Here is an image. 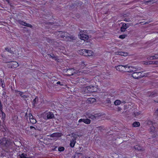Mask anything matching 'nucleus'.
Listing matches in <instances>:
<instances>
[{
	"instance_id": "nucleus-1",
	"label": "nucleus",
	"mask_w": 158,
	"mask_h": 158,
	"mask_svg": "<svg viewBox=\"0 0 158 158\" xmlns=\"http://www.w3.org/2000/svg\"><path fill=\"white\" fill-rule=\"evenodd\" d=\"M14 143L11 142L10 139L4 138L0 140V145L1 146L8 148L10 146H13Z\"/></svg>"
},
{
	"instance_id": "nucleus-2",
	"label": "nucleus",
	"mask_w": 158,
	"mask_h": 158,
	"mask_svg": "<svg viewBox=\"0 0 158 158\" xmlns=\"http://www.w3.org/2000/svg\"><path fill=\"white\" fill-rule=\"evenodd\" d=\"M143 71L135 72H133V73L131 74V76L135 79L141 78L144 76H147L146 73L143 74Z\"/></svg>"
},
{
	"instance_id": "nucleus-3",
	"label": "nucleus",
	"mask_w": 158,
	"mask_h": 158,
	"mask_svg": "<svg viewBox=\"0 0 158 158\" xmlns=\"http://www.w3.org/2000/svg\"><path fill=\"white\" fill-rule=\"evenodd\" d=\"M44 118L45 119H49L55 118L53 113L51 112H45L44 114Z\"/></svg>"
},
{
	"instance_id": "nucleus-4",
	"label": "nucleus",
	"mask_w": 158,
	"mask_h": 158,
	"mask_svg": "<svg viewBox=\"0 0 158 158\" xmlns=\"http://www.w3.org/2000/svg\"><path fill=\"white\" fill-rule=\"evenodd\" d=\"M123 66L125 71H127L128 72H133L136 71V70H135V68L132 66H129L127 64Z\"/></svg>"
},
{
	"instance_id": "nucleus-5",
	"label": "nucleus",
	"mask_w": 158,
	"mask_h": 158,
	"mask_svg": "<svg viewBox=\"0 0 158 158\" xmlns=\"http://www.w3.org/2000/svg\"><path fill=\"white\" fill-rule=\"evenodd\" d=\"M16 22L19 23L21 25L25 26L27 27H29L32 28L33 27L29 23H27L21 20H16Z\"/></svg>"
},
{
	"instance_id": "nucleus-6",
	"label": "nucleus",
	"mask_w": 158,
	"mask_h": 158,
	"mask_svg": "<svg viewBox=\"0 0 158 158\" xmlns=\"http://www.w3.org/2000/svg\"><path fill=\"white\" fill-rule=\"evenodd\" d=\"M62 135V133L60 132H55L54 133L49 135H48V136H50L52 138L60 137Z\"/></svg>"
},
{
	"instance_id": "nucleus-7",
	"label": "nucleus",
	"mask_w": 158,
	"mask_h": 158,
	"mask_svg": "<svg viewBox=\"0 0 158 158\" xmlns=\"http://www.w3.org/2000/svg\"><path fill=\"white\" fill-rule=\"evenodd\" d=\"M29 119L30 122L32 124H35L37 122V121L35 118H34L32 114L30 113L29 114Z\"/></svg>"
},
{
	"instance_id": "nucleus-8",
	"label": "nucleus",
	"mask_w": 158,
	"mask_h": 158,
	"mask_svg": "<svg viewBox=\"0 0 158 158\" xmlns=\"http://www.w3.org/2000/svg\"><path fill=\"white\" fill-rule=\"evenodd\" d=\"M10 64V66L12 68H15L18 66L19 65L18 63L16 61H13ZM10 61L7 62V63H10Z\"/></svg>"
},
{
	"instance_id": "nucleus-9",
	"label": "nucleus",
	"mask_w": 158,
	"mask_h": 158,
	"mask_svg": "<svg viewBox=\"0 0 158 158\" xmlns=\"http://www.w3.org/2000/svg\"><path fill=\"white\" fill-rule=\"evenodd\" d=\"M81 122H83L85 123L88 124L90 123L91 120L88 118H81L79 120L78 122L81 123Z\"/></svg>"
},
{
	"instance_id": "nucleus-10",
	"label": "nucleus",
	"mask_w": 158,
	"mask_h": 158,
	"mask_svg": "<svg viewBox=\"0 0 158 158\" xmlns=\"http://www.w3.org/2000/svg\"><path fill=\"white\" fill-rule=\"evenodd\" d=\"M12 90L13 91V93H15L16 94V95H19L21 97H22L23 95H24V92L18 91L17 90H14L12 89Z\"/></svg>"
},
{
	"instance_id": "nucleus-11",
	"label": "nucleus",
	"mask_w": 158,
	"mask_h": 158,
	"mask_svg": "<svg viewBox=\"0 0 158 158\" xmlns=\"http://www.w3.org/2000/svg\"><path fill=\"white\" fill-rule=\"evenodd\" d=\"M58 32L59 34H58V35H60L61 38L65 39L66 37H67V35H68L67 33L65 32L60 31H58Z\"/></svg>"
},
{
	"instance_id": "nucleus-12",
	"label": "nucleus",
	"mask_w": 158,
	"mask_h": 158,
	"mask_svg": "<svg viewBox=\"0 0 158 158\" xmlns=\"http://www.w3.org/2000/svg\"><path fill=\"white\" fill-rule=\"evenodd\" d=\"M80 38L82 40H86L88 39L89 36L88 35L84 33H81L80 34Z\"/></svg>"
},
{
	"instance_id": "nucleus-13",
	"label": "nucleus",
	"mask_w": 158,
	"mask_h": 158,
	"mask_svg": "<svg viewBox=\"0 0 158 158\" xmlns=\"http://www.w3.org/2000/svg\"><path fill=\"white\" fill-rule=\"evenodd\" d=\"M134 148L136 150L139 151H142L144 150L143 148L139 145H136L134 146Z\"/></svg>"
},
{
	"instance_id": "nucleus-14",
	"label": "nucleus",
	"mask_w": 158,
	"mask_h": 158,
	"mask_svg": "<svg viewBox=\"0 0 158 158\" xmlns=\"http://www.w3.org/2000/svg\"><path fill=\"white\" fill-rule=\"evenodd\" d=\"M117 70L119 71H125L123 65H119L115 67Z\"/></svg>"
},
{
	"instance_id": "nucleus-15",
	"label": "nucleus",
	"mask_w": 158,
	"mask_h": 158,
	"mask_svg": "<svg viewBox=\"0 0 158 158\" xmlns=\"http://www.w3.org/2000/svg\"><path fill=\"white\" fill-rule=\"evenodd\" d=\"M76 39V37L73 35H68L66 37L65 40L69 41H71Z\"/></svg>"
},
{
	"instance_id": "nucleus-16",
	"label": "nucleus",
	"mask_w": 158,
	"mask_h": 158,
	"mask_svg": "<svg viewBox=\"0 0 158 158\" xmlns=\"http://www.w3.org/2000/svg\"><path fill=\"white\" fill-rule=\"evenodd\" d=\"M80 52L82 53V55L87 56V55H90V54H87V52H88V50L85 49H81L80 50Z\"/></svg>"
},
{
	"instance_id": "nucleus-17",
	"label": "nucleus",
	"mask_w": 158,
	"mask_h": 158,
	"mask_svg": "<svg viewBox=\"0 0 158 158\" xmlns=\"http://www.w3.org/2000/svg\"><path fill=\"white\" fill-rule=\"evenodd\" d=\"M81 92L83 94L89 93L87 87H82L81 89Z\"/></svg>"
},
{
	"instance_id": "nucleus-18",
	"label": "nucleus",
	"mask_w": 158,
	"mask_h": 158,
	"mask_svg": "<svg viewBox=\"0 0 158 158\" xmlns=\"http://www.w3.org/2000/svg\"><path fill=\"white\" fill-rule=\"evenodd\" d=\"M69 135L71 136V137H73V138L72 139H75V140L76 141L77 138L79 136V135L76 134H74L73 133Z\"/></svg>"
},
{
	"instance_id": "nucleus-19",
	"label": "nucleus",
	"mask_w": 158,
	"mask_h": 158,
	"mask_svg": "<svg viewBox=\"0 0 158 158\" xmlns=\"http://www.w3.org/2000/svg\"><path fill=\"white\" fill-rule=\"evenodd\" d=\"M76 143V141L75 140V139H71L70 140V146L71 148H73L74 145Z\"/></svg>"
},
{
	"instance_id": "nucleus-20",
	"label": "nucleus",
	"mask_w": 158,
	"mask_h": 158,
	"mask_svg": "<svg viewBox=\"0 0 158 158\" xmlns=\"http://www.w3.org/2000/svg\"><path fill=\"white\" fill-rule=\"evenodd\" d=\"M86 116L87 117L92 119V120H95L94 114H86Z\"/></svg>"
},
{
	"instance_id": "nucleus-21",
	"label": "nucleus",
	"mask_w": 158,
	"mask_h": 158,
	"mask_svg": "<svg viewBox=\"0 0 158 158\" xmlns=\"http://www.w3.org/2000/svg\"><path fill=\"white\" fill-rule=\"evenodd\" d=\"M146 123L147 124L150 126L153 125V124L155 125L156 124V123H153L152 121L150 120H148L146 121Z\"/></svg>"
},
{
	"instance_id": "nucleus-22",
	"label": "nucleus",
	"mask_w": 158,
	"mask_h": 158,
	"mask_svg": "<svg viewBox=\"0 0 158 158\" xmlns=\"http://www.w3.org/2000/svg\"><path fill=\"white\" fill-rule=\"evenodd\" d=\"M132 125L134 127H137L140 126V123L138 122H135L133 123Z\"/></svg>"
},
{
	"instance_id": "nucleus-23",
	"label": "nucleus",
	"mask_w": 158,
	"mask_h": 158,
	"mask_svg": "<svg viewBox=\"0 0 158 158\" xmlns=\"http://www.w3.org/2000/svg\"><path fill=\"white\" fill-rule=\"evenodd\" d=\"M74 69H66V71H65V72H68V73H70V74L68 73L67 75L69 76H70L71 75H73V73H70V72L71 71H72V70H73Z\"/></svg>"
},
{
	"instance_id": "nucleus-24",
	"label": "nucleus",
	"mask_w": 158,
	"mask_h": 158,
	"mask_svg": "<svg viewBox=\"0 0 158 158\" xmlns=\"http://www.w3.org/2000/svg\"><path fill=\"white\" fill-rule=\"evenodd\" d=\"M13 48H5V50L8 52H10L11 54L14 53L13 51L12 50Z\"/></svg>"
},
{
	"instance_id": "nucleus-25",
	"label": "nucleus",
	"mask_w": 158,
	"mask_h": 158,
	"mask_svg": "<svg viewBox=\"0 0 158 158\" xmlns=\"http://www.w3.org/2000/svg\"><path fill=\"white\" fill-rule=\"evenodd\" d=\"M121 103V101L119 100H117L114 102V104L115 106L119 105Z\"/></svg>"
},
{
	"instance_id": "nucleus-26",
	"label": "nucleus",
	"mask_w": 158,
	"mask_h": 158,
	"mask_svg": "<svg viewBox=\"0 0 158 158\" xmlns=\"http://www.w3.org/2000/svg\"><path fill=\"white\" fill-rule=\"evenodd\" d=\"M19 156H20V158H26L27 155L26 154L22 153L21 155L19 154Z\"/></svg>"
},
{
	"instance_id": "nucleus-27",
	"label": "nucleus",
	"mask_w": 158,
	"mask_h": 158,
	"mask_svg": "<svg viewBox=\"0 0 158 158\" xmlns=\"http://www.w3.org/2000/svg\"><path fill=\"white\" fill-rule=\"evenodd\" d=\"M101 116V114L99 113H97L94 114V117L95 118V120L98 119L99 118V117Z\"/></svg>"
},
{
	"instance_id": "nucleus-28",
	"label": "nucleus",
	"mask_w": 158,
	"mask_h": 158,
	"mask_svg": "<svg viewBox=\"0 0 158 158\" xmlns=\"http://www.w3.org/2000/svg\"><path fill=\"white\" fill-rule=\"evenodd\" d=\"M156 126V124L150 126V131L152 132H154L155 130V126Z\"/></svg>"
},
{
	"instance_id": "nucleus-29",
	"label": "nucleus",
	"mask_w": 158,
	"mask_h": 158,
	"mask_svg": "<svg viewBox=\"0 0 158 158\" xmlns=\"http://www.w3.org/2000/svg\"><path fill=\"white\" fill-rule=\"evenodd\" d=\"M158 62H154L153 61H149V64H158Z\"/></svg>"
},
{
	"instance_id": "nucleus-30",
	"label": "nucleus",
	"mask_w": 158,
	"mask_h": 158,
	"mask_svg": "<svg viewBox=\"0 0 158 158\" xmlns=\"http://www.w3.org/2000/svg\"><path fill=\"white\" fill-rule=\"evenodd\" d=\"M0 82L1 83V85L2 88L4 87L5 86V83L4 80H2V79L0 80Z\"/></svg>"
},
{
	"instance_id": "nucleus-31",
	"label": "nucleus",
	"mask_w": 158,
	"mask_h": 158,
	"mask_svg": "<svg viewBox=\"0 0 158 158\" xmlns=\"http://www.w3.org/2000/svg\"><path fill=\"white\" fill-rule=\"evenodd\" d=\"M87 89L89 93H93V91H92L93 90L91 89V86L90 85L89 86H87Z\"/></svg>"
},
{
	"instance_id": "nucleus-32",
	"label": "nucleus",
	"mask_w": 158,
	"mask_h": 158,
	"mask_svg": "<svg viewBox=\"0 0 158 158\" xmlns=\"http://www.w3.org/2000/svg\"><path fill=\"white\" fill-rule=\"evenodd\" d=\"M1 112L2 113V119H3V120H4V119L6 117L5 114L2 111H1Z\"/></svg>"
},
{
	"instance_id": "nucleus-33",
	"label": "nucleus",
	"mask_w": 158,
	"mask_h": 158,
	"mask_svg": "<svg viewBox=\"0 0 158 158\" xmlns=\"http://www.w3.org/2000/svg\"><path fill=\"white\" fill-rule=\"evenodd\" d=\"M90 86H91V89H92L93 90L92 91H93V92H95L96 91L97 89H96V87H95V86H92V85H90Z\"/></svg>"
},
{
	"instance_id": "nucleus-34",
	"label": "nucleus",
	"mask_w": 158,
	"mask_h": 158,
	"mask_svg": "<svg viewBox=\"0 0 158 158\" xmlns=\"http://www.w3.org/2000/svg\"><path fill=\"white\" fill-rule=\"evenodd\" d=\"M116 54L117 55H118L122 56H123V55H124L123 52L120 51L116 52Z\"/></svg>"
},
{
	"instance_id": "nucleus-35",
	"label": "nucleus",
	"mask_w": 158,
	"mask_h": 158,
	"mask_svg": "<svg viewBox=\"0 0 158 158\" xmlns=\"http://www.w3.org/2000/svg\"><path fill=\"white\" fill-rule=\"evenodd\" d=\"M64 150V148L63 147H59L58 148V150L59 151L61 152L63 151Z\"/></svg>"
},
{
	"instance_id": "nucleus-36",
	"label": "nucleus",
	"mask_w": 158,
	"mask_h": 158,
	"mask_svg": "<svg viewBox=\"0 0 158 158\" xmlns=\"http://www.w3.org/2000/svg\"><path fill=\"white\" fill-rule=\"evenodd\" d=\"M96 100L95 98H90L88 99V101H90V102H95Z\"/></svg>"
},
{
	"instance_id": "nucleus-37",
	"label": "nucleus",
	"mask_w": 158,
	"mask_h": 158,
	"mask_svg": "<svg viewBox=\"0 0 158 158\" xmlns=\"http://www.w3.org/2000/svg\"><path fill=\"white\" fill-rule=\"evenodd\" d=\"M126 29L127 28L122 26L121 27L120 30L121 32H124Z\"/></svg>"
},
{
	"instance_id": "nucleus-38",
	"label": "nucleus",
	"mask_w": 158,
	"mask_h": 158,
	"mask_svg": "<svg viewBox=\"0 0 158 158\" xmlns=\"http://www.w3.org/2000/svg\"><path fill=\"white\" fill-rule=\"evenodd\" d=\"M131 18H125L124 19V21L127 22H131Z\"/></svg>"
},
{
	"instance_id": "nucleus-39",
	"label": "nucleus",
	"mask_w": 158,
	"mask_h": 158,
	"mask_svg": "<svg viewBox=\"0 0 158 158\" xmlns=\"http://www.w3.org/2000/svg\"><path fill=\"white\" fill-rule=\"evenodd\" d=\"M157 1L156 0H149L146 1V2L148 3L149 2H152V3H153L154 2H156Z\"/></svg>"
},
{
	"instance_id": "nucleus-40",
	"label": "nucleus",
	"mask_w": 158,
	"mask_h": 158,
	"mask_svg": "<svg viewBox=\"0 0 158 158\" xmlns=\"http://www.w3.org/2000/svg\"><path fill=\"white\" fill-rule=\"evenodd\" d=\"M152 58L154 59H158V53L155 54L154 56H153Z\"/></svg>"
},
{
	"instance_id": "nucleus-41",
	"label": "nucleus",
	"mask_w": 158,
	"mask_h": 158,
	"mask_svg": "<svg viewBox=\"0 0 158 158\" xmlns=\"http://www.w3.org/2000/svg\"><path fill=\"white\" fill-rule=\"evenodd\" d=\"M30 128L31 129H33V131L37 130V127H36V126L35 127H34L33 126H31L30 127Z\"/></svg>"
},
{
	"instance_id": "nucleus-42",
	"label": "nucleus",
	"mask_w": 158,
	"mask_h": 158,
	"mask_svg": "<svg viewBox=\"0 0 158 158\" xmlns=\"http://www.w3.org/2000/svg\"><path fill=\"white\" fill-rule=\"evenodd\" d=\"M127 23H123L122 26H123V27H124L127 29V28H128L129 27V26H127Z\"/></svg>"
},
{
	"instance_id": "nucleus-43",
	"label": "nucleus",
	"mask_w": 158,
	"mask_h": 158,
	"mask_svg": "<svg viewBox=\"0 0 158 158\" xmlns=\"http://www.w3.org/2000/svg\"><path fill=\"white\" fill-rule=\"evenodd\" d=\"M127 36V35H121L119 36V38L123 39L125 37Z\"/></svg>"
},
{
	"instance_id": "nucleus-44",
	"label": "nucleus",
	"mask_w": 158,
	"mask_h": 158,
	"mask_svg": "<svg viewBox=\"0 0 158 158\" xmlns=\"http://www.w3.org/2000/svg\"><path fill=\"white\" fill-rule=\"evenodd\" d=\"M157 93H156V92H152V93H151L150 94V95H149V97H152V96H153L154 95H155V94H156Z\"/></svg>"
},
{
	"instance_id": "nucleus-45",
	"label": "nucleus",
	"mask_w": 158,
	"mask_h": 158,
	"mask_svg": "<svg viewBox=\"0 0 158 158\" xmlns=\"http://www.w3.org/2000/svg\"><path fill=\"white\" fill-rule=\"evenodd\" d=\"M47 41L50 43H51L52 42V40L49 38L47 39Z\"/></svg>"
},
{
	"instance_id": "nucleus-46",
	"label": "nucleus",
	"mask_w": 158,
	"mask_h": 158,
	"mask_svg": "<svg viewBox=\"0 0 158 158\" xmlns=\"http://www.w3.org/2000/svg\"><path fill=\"white\" fill-rule=\"evenodd\" d=\"M28 97V96L23 95L21 98L24 100H26L25 99L27 98Z\"/></svg>"
},
{
	"instance_id": "nucleus-47",
	"label": "nucleus",
	"mask_w": 158,
	"mask_h": 158,
	"mask_svg": "<svg viewBox=\"0 0 158 158\" xmlns=\"http://www.w3.org/2000/svg\"><path fill=\"white\" fill-rule=\"evenodd\" d=\"M48 55L49 57H51L53 59L55 56V55H54L53 54H52V55L48 54Z\"/></svg>"
},
{
	"instance_id": "nucleus-48",
	"label": "nucleus",
	"mask_w": 158,
	"mask_h": 158,
	"mask_svg": "<svg viewBox=\"0 0 158 158\" xmlns=\"http://www.w3.org/2000/svg\"><path fill=\"white\" fill-rule=\"evenodd\" d=\"M87 54H90V55H87V56H91V55H92V51H91V50H88V52H87Z\"/></svg>"
},
{
	"instance_id": "nucleus-49",
	"label": "nucleus",
	"mask_w": 158,
	"mask_h": 158,
	"mask_svg": "<svg viewBox=\"0 0 158 158\" xmlns=\"http://www.w3.org/2000/svg\"><path fill=\"white\" fill-rule=\"evenodd\" d=\"M153 56H149L147 57V59L148 60H152L154 59L152 58Z\"/></svg>"
},
{
	"instance_id": "nucleus-50",
	"label": "nucleus",
	"mask_w": 158,
	"mask_h": 158,
	"mask_svg": "<svg viewBox=\"0 0 158 158\" xmlns=\"http://www.w3.org/2000/svg\"><path fill=\"white\" fill-rule=\"evenodd\" d=\"M76 154H77V155L78 156H80L81 155H82L83 154L82 153H78L77 151L76 152Z\"/></svg>"
},
{
	"instance_id": "nucleus-51",
	"label": "nucleus",
	"mask_w": 158,
	"mask_h": 158,
	"mask_svg": "<svg viewBox=\"0 0 158 158\" xmlns=\"http://www.w3.org/2000/svg\"><path fill=\"white\" fill-rule=\"evenodd\" d=\"M155 114L157 117L158 116V109H157L155 112Z\"/></svg>"
},
{
	"instance_id": "nucleus-52",
	"label": "nucleus",
	"mask_w": 158,
	"mask_h": 158,
	"mask_svg": "<svg viewBox=\"0 0 158 158\" xmlns=\"http://www.w3.org/2000/svg\"><path fill=\"white\" fill-rule=\"evenodd\" d=\"M81 66H82V67L84 68L85 66V63L84 62H81Z\"/></svg>"
},
{
	"instance_id": "nucleus-53",
	"label": "nucleus",
	"mask_w": 158,
	"mask_h": 158,
	"mask_svg": "<svg viewBox=\"0 0 158 158\" xmlns=\"http://www.w3.org/2000/svg\"><path fill=\"white\" fill-rule=\"evenodd\" d=\"M6 1L8 2V3L9 4L10 6H12V4L10 2L9 0H6Z\"/></svg>"
},
{
	"instance_id": "nucleus-54",
	"label": "nucleus",
	"mask_w": 158,
	"mask_h": 158,
	"mask_svg": "<svg viewBox=\"0 0 158 158\" xmlns=\"http://www.w3.org/2000/svg\"><path fill=\"white\" fill-rule=\"evenodd\" d=\"M106 102L108 103H111V102L109 98H107L106 99Z\"/></svg>"
},
{
	"instance_id": "nucleus-55",
	"label": "nucleus",
	"mask_w": 158,
	"mask_h": 158,
	"mask_svg": "<svg viewBox=\"0 0 158 158\" xmlns=\"http://www.w3.org/2000/svg\"><path fill=\"white\" fill-rule=\"evenodd\" d=\"M2 103H0V110L1 111H2Z\"/></svg>"
},
{
	"instance_id": "nucleus-56",
	"label": "nucleus",
	"mask_w": 158,
	"mask_h": 158,
	"mask_svg": "<svg viewBox=\"0 0 158 158\" xmlns=\"http://www.w3.org/2000/svg\"><path fill=\"white\" fill-rule=\"evenodd\" d=\"M134 114L135 115V116L136 117V116H138L139 114V113L138 112H136L134 113Z\"/></svg>"
},
{
	"instance_id": "nucleus-57",
	"label": "nucleus",
	"mask_w": 158,
	"mask_h": 158,
	"mask_svg": "<svg viewBox=\"0 0 158 158\" xmlns=\"http://www.w3.org/2000/svg\"><path fill=\"white\" fill-rule=\"evenodd\" d=\"M121 109H122L120 107H118L117 108V111H120Z\"/></svg>"
},
{
	"instance_id": "nucleus-58",
	"label": "nucleus",
	"mask_w": 158,
	"mask_h": 158,
	"mask_svg": "<svg viewBox=\"0 0 158 158\" xmlns=\"http://www.w3.org/2000/svg\"><path fill=\"white\" fill-rule=\"evenodd\" d=\"M36 98H35V99H34L33 101V104H35V102H36Z\"/></svg>"
},
{
	"instance_id": "nucleus-59",
	"label": "nucleus",
	"mask_w": 158,
	"mask_h": 158,
	"mask_svg": "<svg viewBox=\"0 0 158 158\" xmlns=\"http://www.w3.org/2000/svg\"><path fill=\"white\" fill-rule=\"evenodd\" d=\"M124 55H123V56H126L127 55V52H123Z\"/></svg>"
},
{
	"instance_id": "nucleus-60",
	"label": "nucleus",
	"mask_w": 158,
	"mask_h": 158,
	"mask_svg": "<svg viewBox=\"0 0 158 158\" xmlns=\"http://www.w3.org/2000/svg\"><path fill=\"white\" fill-rule=\"evenodd\" d=\"M144 64H146V65H148V64H149V61H148V62H144Z\"/></svg>"
},
{
	"instance_id": "nucleus-61",
	"label": "nucleus",
	"mask_w": 158,
	"mask_h": 158,
	"mask_svg": "<svg viewBox=\"0 0 158 158\" xmlns=\"http://www.w3.org/2000/svg\"><path fill=\"white\" fill-rule=\"evenodd\" d=\"M84 31H85L81 30L80 31V34L81 33H83L84 32Z\"/></svg>"
},
{
	"instance_id": "nucleus-62",
	"label": "nucleus",
	"mask_w": 158,
	"mask_h": 158,
	"mask_svg": "<svg viewBox=\"0 0 158 158\" xmlns=\"http://www.w3.org/2000/svg\"><path fill=\"white\" fill-rule=\"evenodd\" d=\"M53 59L56 60H58V57L57 56H55Z\"/></svg>"
},
{
	"instance_id": "nucleus-63",
	"label": "nucleus",
	"mask_w": 158,
	"mask_h": 158,
	"mask_svg": "<svg viewBox=\"0 0 158 158\" xmlns=\"http://www.w3.org/2000/svg\"><path fill=\"white\" fill-rule=\"evenodd\" d=\"M60 83H60V81H58V82H57L56 84H59V85H62V84L61 85V84H60Z\"/></svg>"
},
{
	"instance_id": "nucleus-64",
	"label": "nucleus",
	"mask_w": 158,
	"mask_h": 158,
	"mask_svg": "<svg viewBox=\"0 0 158 158\" xmlns=\"http://www.w3.org/2000/svg\"><path fill=\"white\" fill-rule=\"evenodd\" d=\"M151 21H149V22H145V23H144V24H148L149 23L151 22Z\"/></svg>"
}]
</instances>
